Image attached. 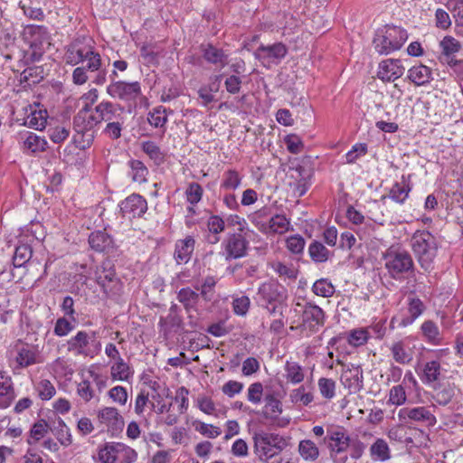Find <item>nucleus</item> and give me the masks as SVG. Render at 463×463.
I'll list each match as a JSON object with an SVG mask.
<instances>
[{
	"instance_id": "obj_2",
	"label": "nucleus",
	"mask_w": 463,
	"mask_h": 463,
	"mask_svg": "<svg viewBox=\"0 0 463 463\" xmlns=\"http://www.w3.org/2000/svg\"><path fill=\"white\" fill-rule=\"evenodd\" d=\"M66 63L71 66L81 65L89 72L95 73L92 83L101 86L107 81L108 70L103 66L102 58L93 46H80L72 43L65 52Z\"/></svg>"
},
{
	"instance_id": "obj_45",
	"label": "nucleus",
	"mask_w": 463,
	"mask_h": 463,
	"mask_svg": "<svg viewBox=\"0 0 463 463\" xmlns=\"http://www.w3.org/2000/svg\"><path fill=\"white\" fill-rule=\"evenodd\" d=\"M308 254L313 261L323 263L329 259L331 252L322 242L314 241L308 246Z\"/></svg>"
},
{
	"instance_id": "obj_38",
	"label": "nucleus",
	"mask_w": 463,
	"mask_h": 463,
	"mask_svg": "<svg viewBox=\"0 0 463 463\" xmlns=\"http://www.w3.org/2000/svg\"><path fill=\"white\" fill-rule=\"evenodd\" d=\"M15 361L21 368L35 364L37 363V350L29 345H23L17 348Z\"/></svg>"
},
{
	"instance_id": "obj_11",
	"label": "nucleus",
	"mask_w": 463,
	"mask_h": 463,
	"mask_svg": "<svg viewBox=\"0 0 463 463\" xmlns=\"http://www.w3.org/2000/svg\"><path fill=\"white\" fill-rule=\"evenodd\" d=\"M433 358L422 364L420 373H418L422 383L436 388L438 383L443 377L441 360L449 354V348H442L431 351Z\"/></svg>"
},
{
	"instance_id": "obj_42",
	"label": "nucleus",
	"mask_w": 463,
	"mask_h": 463,
	"mask_svg": "<svg viewBox=\"0 0 463 463\" xmlns=\"http://www.w3.org/2000/svg\"><path fill=\"white\" fill-rule=\"evenodd\" d=\"M110 373L113 380L128 382L133 377L134 372L128 364L120 358L111 365Z\"/></svg>"
},
{
	"instance_id": "obj_57",
	"label": "nucleus",
	"mask_w": 463,
	"mask_h": 463,
	"mask_svg": "<svg viewBox=\"0 0 463 463\" xmlns=\"http://www.w3.org/2000/svg\"><path fill=\"white\" fill-rule=\"evenodd\" d=\"M35 390L39 398L43 401H49L56 394V388L53 383L47 379L41 380L37 383Z\"/></svg>"
},
{
	"instance_id": "obj_8",
	"label": "nucleus",
	"mask_w": 463,
	"mask_h": 463,
	"mask_svg": "<svg viewBox=\"0 0 463 463\" xmlns=\"http://www.w3.org/2000/svg\"><path fill=\"white\" fill-rule=\"evenodd\" d=\"M383 260L389 276L394 279H400L404 274L414 269L411 253L401 247H389L383 254Z\"/></svg>"
},
{
	"instance_id": "obj_20",
	"label": "nucleus",
	"mask_w": 463,
	"mask_h": 463,
	"mask_svg": "<svg viewBox=\"0 0 463 463\" xmlns=\"http://www.w3.org/2000/svg\"><path fill=\"white\" fill-rule=\"evenodd\" d=\"M415 345L410 337H403L394 341L390 346V352L392 359L399 364H410L415 354Z\"/></svg>"
},
{
	"instance_id": "obj_54",
	"label": "nucleus",
	"mask_w": 463,
	"mask_h": 463,
	"mask_svg": "<svg viewBox=\"0 0 463 463\" xmlns=\"http://www.w3.org/2000/svg\"><path fill=\"white\" fill-rule=\"evenodd\" d=\"M407 402V393L403 384L392 386L388 394V404L394 406H402Z\"/></svg>"
},
{
	"instance_id": "obj_10",
	"label": "nucleus",
	"mask_w": 463,
	"mask_h": 463,
	"mask_svg": "<svg viewBox=\"0 0 463 463\" xmlns=\"http://www.w3.org/2000/svg\"><path fill=\"white\" fill-rule=\"evenodd\" d=\"M42 226L37 224H31L25 227L18 237V242L15 247L13 263L16 268L24 266L33 256L32 244L37 241H41L37 233V229H41Z\"/></svg>"
},
{
	"instance_id": "obj_9",
	"label": "nucleus",
	"mask_w": 463,
	"mask_h": 463,
	"mask_svg": "<svg viewBox=\"0 0 463 463\" xmlns=\"http://www.w3.org/2000/svg\"><path fill=\"white\" fill-rule=\"evenodd\" d=\"M252 441L254 453L260 461L270 459L287 446V441L281 435L265 430L255 431Z\"/></svg>"
},
{
	"instance_id": "obj_4",
	"label": "nucleus",
	"mask_w": 463,
	"mask_h": 463,
	"mask_svg": "<svg viewBox=\"0 0 463 463\" xmlns=\"http://www.w3.org/2000/svg\"><path fill=\"white\" fill-rule=\"evenodd\" d=\"M23 39L29 46L21 62L24 66L38 61L51 45V34L43 25L28 24L23 32Z\"/></svg>"
},
{
	"instance_id": "obj_64",
	"label": "nucleus",
	"mask_w": 463,
	"mask_h": 463,
	"mask_svg": "<svg viewBox=\"0 0 463 463\" xmlns=\"http://www.w3.org/2000/svg\"><path fill=\"white\" fill-rule=\"evenodd\" d=\"M318 390L321 395L328 400H331L335 395V382L330 378H320L317 383Z\"/></svg>"
},
{
	"instance_id": "obj_44",
	"label": "nucleus",
	"mask_w": 463,
	"mask_h": 463,
	"mask_svg": "<svg viewBox=\"0 0 463 463\" xmlns=\"http://www.w3.org/2000/svg\"><path fill=\"white\" fill-rule=\"evenodd\" d=\"M439 47L444 62H447L449 58H456L455 54L461 50L460 43L450 35L443 37L439 43Z\"/></svg>"
},
{
	"instance_id": "obj_7",
	"label": "nucleus",
	"mask_w": 463,
	"mask_h": 463,
	"mask_svg": "<svg viewBox=\"0 0 463 463\" xmlns=\"http://www.w3.org/2000/svg\"><path fill=\"white\" fill-rule=\"evenodd\" d=\"M407 40L408 33L404 28L386 24L376 31L373 45L377 53L387 55L400 50Z\"/></svg>"
},
{
	"instance_id": "obj_27",
	"label": "nucleus",
	"mask_w": 463,
	"mask_h": 463,
	"mask_svg": "<svg viewBox=\"0 0 463 463\" xmlns=\"http://www.w3.org/2000/svg\"><path fill=\"white\" fill-rule=\"evenodd\" d=\"M195 240L188 235L184 239L177 240L175 244L174 259L179 265L186 264L190 261L194 251Z\"/></svg>"
},
{
	"instance_id": "obj_41",
	"label": "nucleus",
	"mask_w": 463,
	"mask_h": 463,
	"mask_svg": "<svg viewBox=\"0 0 463 463\" xmlns=\"http://www.w3.org/2000/svg\"><path fill=\"white\" fill-rule=\"evenodd\" d=\"M263 415L266 419L274 420L282 412V402L273 393L266 394Z\"/></svg>"
},
{
	"instance_id": "obj_51",
	"label": "nucleus",
	"mask_w": 463,
	"mask_h": 463,
	"mask_svg": "<svg viewBox=\"0 0 463 463\" xmlns=\"http://www.w3.org/2000/svg\"><path fill=\"white\" fill-rule=\"evenodd\" d=\"M177 299L188 311L195 307L199 299V294H197L190 288H181L177 293Z\"/></svg>"
},
{
	"instance_id": "obj_32",
	"label": "nucleus",
	"mask_w": 463,
	"mask_h": 463,
	"mask_svg": "<svg viewBox=\"0 0 463 463\" xmlns=\"http://www.w3.org/2000/svg\"><path fill=\"white\" fill-rule=\"evenodd\" d=\"M373 461L385 462L392 458V451L388 442L383 438H376L369 448Z\"/></svg>"
},
{
	"instance_id": "obj_58",
	"label": "nucleus",
	"mask_w": 463,
	"mask_h": 463,
	"mask_svg": "<svg viewBox=\"0 0 463 463\" xmlns=\"http://www.w3.org/2000/svg\"><path fill=\"white\" fill-rule=\"evenodd\" d=\"M434 390L436 391L434 400L439 405L449 404L455 395V388L450 384L444 385L439 389L436 387Z\"/></svg>"
},
{
	"instance_id": "obj_43",
	"label": "nucleus",
	"mask_w": 463,
	"mask_h": 463,
	"mask_svg": "<svg viewBox=\"0 0 463 463\" xmlns=\"http://www.w3.org/2000/svg\"><path fill=\"white\" fill-rule=\"evenodd\" d=\"M284 370L287 381L292 384H298L305 379L304 368L297 362L287 361Z\"/></svg>"
},
{
	"instance_id": "obj_60",
	"label": "nucleus",
	"mask_w": 463,
	"mask_h": 463,
	"mask_svg": "<svg viewBox=\"0 0 463 463\" xmlns=\"http://www.w3.org/2000/svg\"><path fill=\"white\" fill-rule=\"evenodd\" d=\"M74 323L65 317H59L55 322L53 334L59 337L68 335L75 328Z\"/></svg>"
},
{
	"instance_id": "obj_22",
	"label": "nucleus",
	"mask_w": 463,
	"mask_h": 463,
	"mask_svg": "<svg viewBox=\"0 0 463 463\" xmlns=\"http://www.w3.org/2000/svg\"><path fill=\"white\" fill-rule=\"evenodd\" d=\"M17 141L20 148L25 154H36L44 152L47 149V141L44 137L33 132L24 130L18 133Z\"/></svg>"
},
{
	"instance_id": "obj_49",
	"label": "nucleus",
	"mask_w": 463,
	"mask_h": 463,
	"mask_svg": "<svg viewBox=\"0 0 463 463\" xmlns=\"http://www.w3.org/2000/svg\"><path fill=\"white\" fill-rule=\"evenodd\" d=\"M270 234H284L291 229L290 221L283 214H276L269 219Z\"/></svg>"
},
{
	"instance_id": "obj_55",
	"label": "nucleus",
	"mask_w": 463,
	"mask_h": 463,
	"mask_svg": "<svg viewBox=\"0 0 463 463\" xmlns=\"http://www.w3.org/2000/svg\"><path fill=\"white\" fill-rule=\"evenodd\" d=\"M314 294L323 298H330L334 295L335 289L331 281L327 279H317L312 286Z\"/></svg>"
},
{
	"instance_id": "obj_24",
	"label": "nucleus",
	"mask_w": 463,
	"mask_h": 463,
	"mask_svg": "<svg viewBox=\"0 0 463 463\" xmlns=\"http://www.w3.org/2000/svg\"><path fill=\"white\" fill-rule=\"evenodd\" d=\"M340 381L349 393H357L364 387V373L360 366L347 365L342 372Z\"/></svg>"
},
{
	"instance_id": "obj_56",
	"label": "nucleus",
	"mask_w": 463,
	"mask_h": 463,
	"mask_svg": "<svg viewBox=\"0 0 463 463\" xmlns=\"http://www.w3.org/2000/svg\"><path fill=\"white\" fill-rule=\"evenodd\" d=\"M368 152V146L365 143H356L344 156L345 163L348 165L354 164L358 159L364 156Z\"/></svg>"
},
{
	"instance_id": "obj_62",
	"label": "nucleus",
	"mask_w": 463,
	"mask_h": 463,
	"mask_svg": "<svg viewBox=\"0 0 463 463\" xmlns=\"http://www.w3.org/2000/svg\"><path fill=\"white\" fill-rule=\"evenodd\" d=\"M287 150L291 154H299L304 150V143L297 134H288L284 137Z\"/></svg>"
},
{
	"instance_id": "obj_18",
	"label": "nucleus",
	"mask_w": 463,
	"mask_h": 463,
	"mask_svg": "<svg viewBox=\"0 0 463 463\" xmlns=\"http://www.w3.org/2000/svg\"><path fill=\"white\" fill-rule=\"evenodd\" d=\"M398 419L401 422L420 423L427 427H433L437 419L430 406L403 407L398 411Z\"/></svg>"
},
{
	"instance_id": "obj_16",
	"label": "nucleus",
	"mask_w": 463,
	"mask_h": 463,
	"mask_svg": "<svg viewBox=\"0 0 463 463\" xmlns=\"http://www.w3.org/2000/svg\"><path fill=\"white\" fill-rule=\"evenodd\" d=\"M126 117L125 108L116 102L102 100L94 108V116L90 118L91 130L102 122L109 123L121 120Z\"/></svg>"
},
{
	"instance_id": "obj_29",
	"label": "nucleus",
	"mask_w": 463,
	"mask_h": 463,
	"mask_svg": "<svg viewBox=\"0 0 463 463\" xmlns=\"http://www.w3.org/2000/svg\"><path fill=\"white\" fill-rule=\"evenodd\" d=\"M287 53L286 45L282 43H276L271 45L260 44L255 52V56L259 60H281Z\"/></svg>"
},
{
	"instance_id": "obj_12",
	"label": "nucleus",
	"mask_w": 463,
	"mask_h": 463,
	"mask_svg": "<svg viewBox=\"0 0 463 463\" xmlns=\"http://www.w3.org/2000/svg\"><path fill=\"white\" fill-rule=\"evenodd\" d=\"M67 349L75 355L93 358L100 351V343L94 332L79 331L67 341Z\"/></svg>"
},
{
	"instance_id": "obj_25",
	"label": "nucleus",
	"mask_w": 463,
	"mask_h": 463,
	"mask_svg": "<svg viewBox=\"0 0 463 463\" xmlns=\"http://www.w3.org/2000/svg\"><path fill=\"white\" fill-rule=\"evenodd\" d=\"M405 68L399 59H386L379 63L377 77L383 82H392L401 78Z\"/></svg>"
},
{
	"instance_id": "obj_34",
	"label": "nucleus",
	"mask_w": 463,
	"mask_h": 463,
	"mask_svg": "<svg viewBox=\"0 0 463 463\" xmlns=\"http://www.w3.org/2000/svg\"><path fill=\"white\" fill-rule=\"evenodd\" d=\"M407 77L416 86H424L432 80V71L426 65L418 64L408 71Z\"/></svg>"
},
{
	"instance_id": "obj_37",
	"label": "nucleus",
	"mask_w": 463,
	"mask_h": 463,
	"mask_svg": "<svg viewBox=\"0 0 463 463\" xmlns=\"http://www.w3.org/2000/svg\"><path fill=\"white\" fill-rule=\"evenodd\" d=\"M203 58L209 63L224 68L228 64V56L222 49H218L212 44H208L203 51Z\"/></svg>"
},
{
	"instance_id": "obj_63",
	"label": "nucleus",
	"mask_w": 463,
	"mask_h": 463,
	"mask_svg": "<svg viewBox=\"0 0 463 463\" xmlns=\"http://www.w3.org/2000/svg\"><path fill=\"white\" fill-rule=\"evenodd\" d=\"M370 333L367 328L352 330L348 335V343L353 346H361L367 343Z\"/></svg>"
},
{
	"instance_id": "obj_30",
	"label": "nucleus",
	"mask_w": 463,
	"mask_h": 463,
	"mask_svg": "<svg viewBox=\"0 0 463 463\" xmlns=\"http://www.w3.org/2000/svg\"><path fill=\"white\" fill-rule=\"evenodd\" d=\"M82 103L81 109L78 111L73 118L74 128L79 133H86L91 130L90 118L94 116L93 105H90L86 101Z\"/></svg>"
},
{
	"instance_id": "obj_23",
	"label": "nucleus",
	"mask_w": 463,
	"mask_h": 463,
	"mask_svg": "<svg viewBox=\"0 0 463 463\" xmlns=\"http://www.w3.org/2000/svg\"><path fill=\"white\" fill-rule=\"evenodd\" d=\"M120 211L128 218H140L147 211L146 200L137 194H132L120 203Z\"/></svg>"
},
{
	"instance_id": "obj_26",
	"label": "nucleus",
	"mask_w": 463,
	"mask_h": 463,
	"mask_svg": "<svg viewBox=\"0 0 463 463\" xmlns=\"http://www.w3.org/2000/svg\"><path fill=\"white\" fill-rule=\"evenodd\" d=\"M424 303L418 297H409L407 299V315L402 316L400 319L392 317L391 324L398 322L399 327H406L414 323L425 311Z\"/></svg>"
},
{
	"instance_id": "obj_47",
	"label": "nucleus",
	"mask_w": 463,
	"mask_h": 463,
	"mask_svg": "<svg viewBox=\"0 0 463 463\" xmlns=\"http://www.w3.org/2000/svg\"><path fill=\"white\" fill-rule=\"evenodd\" d=\"M130 176L134 182L143 184L147 181L148 169L140 160L132 159L128 162Z\"/></svg>"
},
{
	"instance_id": "obj_14",
	"label": "nucleus",
	"mask_w": 463,
	"mask_h": 463,
	"mask_svg": "<svg viewBox=\"0 0 463 463\" xmlns=\"http://www.w3.org/2000/svg\"><path fill=\"white\" fill-rule=\"evenodd\" d=\"M124 457L128 463L136 460L137 452L119 442H106L103 446L99 447L97 457H93L96 463H116L117 460Z\"/></svg>"
},
{
	"instance_id": "obj_61",
	"label": "nucleus",
	"mask_w": 463,
	"mask_h": 463,
	"mask_svg": "<svg viewBox=\"0 0 463 463\" xmlns=\"http://www.w3.org/2000/svg\"><path fill=\"white\" fill-rule=\"evenodd\" d=\"M290 399L294 403H300L304 406H307L313 402L314 396L312 392H306V388L304 386H300L291 392Z\"/></svg>"
},
{
	"instance_id": "obj_15",
	"label": "nucleus",
	"mask_w": 463,
	"mask_h": 463,
	"mask_svg": "<svg viewBox=\"0 0 463 463\" xmlns=\"http://www.w3.org/2000/svg\"><path fill=\"white\" fill-rule=\"evenodd\" d=\"M95 280L109 298L119 296L123 289V283L117 277L113 267L103 263L98 266L95 271Z\"/></svg>"
},
{
	"instance_id": "obj_53",
	"label": "nucleus",
	"mask_w": 463,
	"mask_h": 463,
	"mask_svg": "<svg viewBox=\"0 0 463 463\" xmlns=\"http://www.w3.org/2000/svg\"><path fill=\"white\" fill-rule=\"evenodd\" d=\"M186 202L193 206H195L202 201L203 195V186L196 182L189 183L184 192Z\"/></svg>"
},
{
	"instance_id": "obj_5",
	"label": "nucleus",
	"mask_w": 463,
	"mask_h": 463,
	"mask_svg": "<svg viewBox=\"0 0 463 463\" xmlns=\"http://www.w3.org/2000/svg\"><path fill=\"white\" fill-rule=\"evenodd\" d=\"M411 246L420 268L426 272L433 270L439 248L436 237L428 231L418 230L411 236Z\"/></svg>"
},
{
	"instance_id": "obj_39",
	"label": "nucleus",
	"mask_w": 463,
	"mask_h": 463,
	"mask_svg": "<svg viewBox=\"0 0 463 463\" xmlns=\"http://www.w3.org/2000/svg\"><path fill=\"white\" fill-rule=\"evenodd\" d=\"M48 113L46 109L36 108L32 109L25 118L24 124L36 130H42L47 124Z\"/></svg>"
},
{
	"instance_id": "obj_40",
	"label": "nucleus",
	"mask_w": 463,
	"mask_h": 463,
	"mask_svg": "<svg viewBox=\"0 0 463 463\" xmlns=\"http://www.w3.org/2000/svg\"><path fill=\"white\" fill-rule=\"evenodd\" d=\"M207 229L210 232L207 240L210 243L215 244L220 241L219 234L225 230V222L219 215H212L207 220Z\"/></svg>"
},
{
	"instance_id": "obj_46",
	"label": "nucleus",
	"mask_w": 463,
	"mask_h": 463,
	"mask_svg": "<svg viewBox=\"0 0 463 463\" xmlns=\"http://www.w3.org/2000/svg\"><path fill=\"white\" fill-rule=\"evenodd\" d=\"M300 456L307 461H315L319 457V449L311 439H303L298 444Z\"/></svg>"
},
{
	"instance_id": "obj_48",
	"label": "nucleus",
	"mask_w": 463,
	"mask_h": 463,
	"mask_svg": "<svg viewBox=\"0 0 463 463\" xmlns=\"http://www.w3.org/2000/svg\"><path fill=\"white\" fill-rule=\"evenodd\" d=\"M142 151L156 165H160L165 161V154L154 141H144L141 144Z\"/></svg>"
},
{
	"instance_id": "obj_33",
	"label": "nucleus",
	"mask_w": 463,
	"mask_h": 463,
	"mask_svg": "<svg viewBox=\"0 0 463 463\" xmlns=\"http://www.w3.org/2000/svg\"><path fill=\"white\" fill-rule=\"evenodd\" d=\"M411 191V185L410 184L409 180L402 175L401 182H395L392 186L390 188L388 197L400 204L405 203L409 194Z\"/></svg>"
},
{
	"instance_id": "obj_50",
	"label": "nucleus",
	"mask_w": 463,
	"mask_h": 463,
	"mask_svg": "<svg viewBox=\"0 0 463 463\" xmlns=\"http://www.w3.org/2000/svg\"><path fill=\"white\" fill-rule=\"evenodd\" d=\"M167 120L166 111L163 106L154 108L147 114V121L154 128H164Z\"/></svg>"
},
{
	"instance_id": "obj_19",
	"label": "nucleus",
	"mask_w": 463,
	"mask_h": 463,
	"mask_svg": "<svg viewBox=\"0 0 463 463\" xmlns=\"http://www.w3.org/2000/svg\"><path fill=\"white\" fill-rule=\"evenodd\" d=\"M226 260L243 258L248 253L249 241L241 232L229 233L222 242Z\"/></svg>"
},
{
	"instance_id": "obj_59",
	"label": "nucleus",
	"mask_w": 463,
	"mask_h": 463,
	"mask_svg": "<svg viewBox=\"0 0 463 463\" xmlns=\"http://www.w3.org/2000/svg\"><path fill=\"white\" fill-rule=\"evenodd\" d=\"M126 117L122 118L121 120H115L107 123L103 129V134L112 140H117L121 137V132L124 128Z\"/></svg>"
},
{
	"instance_id": "obj_3",
	"label": "nucleus",
	"mask_w": 463,
	"mask_h": 463,
	"mask_svg": "<svg viewBox=\"0 0 463 463\" xmlns=\"http://www.w3.org/2000/svg\"><path fill=\"white\" fill-rule=\"evenodd\" d=\"M290 313H294L295 317L300 315V318L290 317L289 329L296 331L301 337H309L317 333L326 322V313L317 305L312 302L301 304L296 303L294 307L290 309Z\"/></svg>"
},
{
	"instance_id": "obj_28",
	"label": "nucleus",
	"mask_w": 463,
	"mask_h": 463,
	"mask_svg": "<svg viewBox=\"0 0 463 463\" xmlns=\"http://www.w3.org/2000/svg\"><path fill=\"white\" fill-rule=\"evenodd\" d=\"M15 399L12 377L5 371H0V409L10 407Z\"/></svg>"
},
{
	"instance_id": "obj_1",
	"label": "nucleus",
	"mask_w": 463,
	"mask_h": 463,
	"mask_svg": "<svg viewBox=\"0 0 463 463\" xmlns=\"http://www.w3.org/2000/svg\"><path fill=\"white\" fill-rule=\"evenodd\" d=\"M323 443L329 452V457L334 463H346L350 458L360 459L367 446L358 439H352L346 429L339 425H332L326 428Z\"/></svg>"
},
{
	"instance_id": "obj_52",
	"label": "nucleus",
	"mask_w": 463,
	"mask_h": 463,
	"mask_svg": "<svg viewBox=\"0 0 463 463\" xmlns=\"http://www.w3.org/2000/svg\"><path fill=\"white\" fill-rule=\"evenodd\" d=\"M48 424L46 420H40L36 421L31 428L27 443L34 445L41 440L48 433Z\"/></svg>"
},
{
	"instance_id": "obj_35",
	"label": "nucleus",
	"mask_w": 463,
	"mask_h": 463,
	"mask_svg": "<svg viewBox=\"0 0 463 463\" xmlns=\"http://www.w3.org/2000/svg\"><path fill=\"white\" fill-rule=\"evenodd\" d=\"M423 340L432 345H439L442 343V334L438 325L432 320H425L420 326Z\"/></svg>"
},
{
	"instance_id": "obj_31",
	"label": "nucleus",
	"mask_w": 463,
	"mask_h": 463,
	"mask_svg": "<svg viewBox=\"0 0 463 463\" xmlns=\"http://www.w3.org/2000/svg\"><path fill=\"white\" fill-rule=\"evenodd\" d=\"M243 175L235 168H227L223 171L221 181V191H236L242 184Z\"/></svg>"
},
{
	"instance_id": "obj_17",
	"label": "nucleus",
	"mask_w": 463,
	"mask_h": 463,
	"mask_svg": "<svg viewBox=\"0 0 463 463\" xmlns=\"http://www.w3.org/2000/svg\"><path fill=\"white\" fill-rule=\"evenodd\" d=\"M106 91L111 98L129 103H136L137 99L142 96V90L138 81L112 80L107 86Z\"/></svg>"
},
{
	"instance_id": "obj_13",
	"label": "nucleus",
	"mask_w": 463,
	"mask_h": 463,
	"mask_svg": "<svg viewBox=\"0 0 463 463\" xmlns=\"http://www.w3.org/2000/svg\"><path fill=\"white\" fill-rule=\"evenodd\" d=\"M288 298L284 286L275 280L261 283L257 290L255 301L260 307L282 305Z\"/></svg>"
},
{
	"instance_id": "obj_36",
	"label": "nucleus",
	"mask_w": 463,
	"mask_h": 463,
	"mask_svg": "<svg viewBox=\"0 0 463 463\" xmlns=\"http://www.w3.org/2000/svg\"><path fill=\"white\" fill-rule=\"evenodd\" d=\"M89 244L90 248L98 252H104L112 248V238L102 231H96L89 236Z\"/></svg>"
},
{
	"instance_id": "obj_6",
	"label": "nucleus",
	"mask_w": 463,
	"mask_h": 463,
	"mask_svg": "<svg viewBox=\"0 0 463 463\" xmlns=\"http://www.w3.org/2000/svg\"><path fill=\"white\" fill-rule=\"evenodd\" d=\"M80 375V382L76 387L77 395L86 403L92 401L98 403L100 400L99 393L107 387V376L100 373L94 365L82 370Z\"/></svg>"
},
{
	"instance_id": "obj_21",
	"label": "nucleus",
	"mask_w": 463,
	"mask_h": 463,
	"mask_svg": "<svg viewBox=\"0 0 463 463\" xmlns=\"http://www.w3.org/2000/svg\"><path fill=\"white\" fill-rule=\"evenodd\" d=\"M97 420L99 425L107 429L112 434L122 430L124 420L118 409L114 407H103L97 412Z\"/></svg>"
}]
</instances>
